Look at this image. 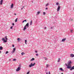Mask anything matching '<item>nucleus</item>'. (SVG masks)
<instances>
[{
    "mask_svg": "<svg viewBox=\"0 0 74 74\" xmlns=\"http://www.w3.org/2000/svg\"><path fill=\"white\" fill-rule=\"evenodd\" d=\"M5 40L4 39V38H2V41H3L5 42H7V40H8V38H7V37L6 36L5 37Z\"/></svg>",
    "mask_w": 74,
    "mask_h": 74,
    "instance_id": "nucleus-1",
    "label": "nucleus"
},
{
    "mask_svg": "<svg viewBox=\"0 0 74 74\" xmlns=\"http://www.w3.org/2000/svg\"><path fill=\"white\" fill-rule=\"evenodd\" d=\"M35 64H36L35 63H34V64H33V63H31L30 64L29 66V67H32L34 66Z\"/></svg>",
    "mask_w": 74,
    "mask_h": 74,
    "instance_id": "nucleus-2",
    "label": "nucleus"
},
{
    "mask_svg": "<svg viewBox=\"0 0 74 74\" xmlns=\"http://www.w3.org/2000/svg\"><path fill=\"white\" fill-rule=\"evenodd\" d=\"M21 67H18L16 69V71H20L21 70Z\"/></svg>",
    "mask_w": 74,
    "mask_h": 74,
    "instance_id": "nucleus-3",
    "label": "nucleus"
},
{
    "mask_svg": "<svg viewBox=\"0 0 74 74\" xmlns=\"http://www.w3.org/2000/svg\"><path fill=\"white\" fill-rule=\"evenodd\" d=\"M71 61H70L69 62H68V66H71Z\"/></svg>",
    "mask_w": 74,
    "mask_h": 74,
    "instance_id": "nucleus-4",
    "label": "nucleus"
},
{
    "mask_svg": "<svg viewBox=\"0 0 74 74\" xmlns=\"http://www.w3.org/2000/svg\"><path fill=\"white\" fill-rule=\"evenodd\" d=\"M60 5H58V6L57 8V11H59V10H60Z\"/></svg>",
    "mask_w": 74,
    "mask_h": 74,
    "instance_id": "nucleus-5",
    "label": "nucleus"
},
{
    "mask_svg": "<svg viewBox=\"0 0 74 74\" xmlns=\"http://www.w3.org/2000/svg\"><path fill=\"white\" fill-rule=\"evenodd\" d=\"M3 0H1L0 1V5H2L3 4Z\"/></svg>",
    "mask_w": 74,
    "mask_h": 74,
    "instance_id": "nucleus-6",
    "label": "nucleus"
},
{
    "mask_svg": "<svg viewBox=\"0 0 74 74\" xmlns=\"http://www.w3.org/2000/svg\"><path fill=\"white\" fill-rule=\"evenodd\" d=\"M74 56V54H71L70 55V57H71V58H73Z\"/></svg>",
    "mask_w": 74,
    "mask_h": 74,
    "instance_id": "nucleus-7",
    "label": "nucleus"
},
{
    "mask_svg": "<svg viewBox=\"0 0 74 74\" xmlns=\"http://www.w3.org/2000/svg\"><path fill=\"white\" fill-rule=\"evenodd\" d=\"M13 7H14V4L13 3H12L11 5V8H13Z\"/></svg>",
    "mask_w": 74,
    "mask_h": 74,
    "instance_id": "nucleus-8",
    "label": "nucleus"
},
{
    "mask_svg": "<svg viewBox=\"0 0 74 74\" xmlns=\"http://www.w3.org/2000/svg\"><path fill=\"white\" fill-rule=\"evenodd\" d=\"M26 27L27 26L28 27H29V23H27L26 25L25 26Z\"/></svg>",
    "mask_w": 74,
    "mask_h": 74,
    "instance_id": "nucleus-9",
    "label": "nucleus"
},
{
    "mask_svg": "<svg viewBox=\"0 0 74 74\" xmlns=\"http://www.w3.org/2000/svg\"><path fill=\"white\" fill-rule=\"evenodd\" d=\"M21 40L20 39V38H17L18 42H19V41H21Z\"/></svg>",
    "mask_w": 74,
    "mask_h": 74,
    "instance_id": "nucleus-10",
    "label": "nucleus"
},
{
    "mask_svg": "<svg viewBox=\"0 0 74 74\" xmlns=\"http://www.w3.org/2000/svg\"><path fill=\"white\" fill-rule=\"evenodd\" d=\"M67 69H71V66H69V65L67 66Z\"/></svg>",
    "mask_w": 74,
    "mask_h": 74,
    "instance_id": "nucleus-11",
    "label": "nucleus"
},
{
    "mask_svg": "<svg viewBox=\"0 0 74 74\" xmlns=\"http://www.w3.org/2000/svg\"><path fill=\"white\" fill-rule=\"evenodd\" d=\"M15 51V48H13V49L12 51V53H14V52Z\"/></svg>",
    "mask_w": 74,
    "mask_h": 74,
    "instance_id": "nucleus-12",
    "label": "nucleus"
},
{
    "mask_svg": "<svg viewBox=\"0 0 74 74\" xmlns=\"http://www.w3.org/2000/svg\"><path fill=\"white\" fill-rule=\"evenodd\" d=\"M74 66H73L72 67V68H71V69H70V70H74Z\"/></svg>",
    "mask_w": 74,
    "mask_h": 74,
    "instance_id": "nucleus-13",
    "label": "nucleus"
},
{
    "mask_svg": "<svg viewBox=\"0 0 74 74\" xmlns=\"http://www.w3.org/2000/svg\"><path fill=\"white\" fill-rule=\"evenodd\" d=\"M26 29V27L25 26L24 28L23 29L24 31H25V30Z\"/></svg>",
    "mask_w": 74,
    "mask_h": 74,
    "instance_id": "nucleus-14",
    "label": "nucleus"
},
{
    "mask_svg": "<svg viewBox=\"0 0 74 74\" xmlns=\"http://www.w3.org/2000/svg\"><path fill=\"white\" fill-rule=\"evenodd\" d=\"M60 70H61V71H64L63 70V69H62V68H60Z\"/></svg>",
    "mask_w": 74,
    "mask_h": 74,
    "instance_id": "nucleus-15",
    "label": "nucleus"
},
{
    "mask_svg": "<svg viewBox=\"0 0 74 74\" xmlns=\"http://www.w3.org/2000/svg\"><path fill=\"white\" fill-rule=\"evenodd\" d=\"M32 23H33L32 21L31 20L30 23V25H32Z\"/></svg>",
    "mask_w": 74,
    "mask_h": 74,
    "instance_id": "nucleus-16",
    "label": "nucleus"
},
{
    "mask_svg": "<svg viewBox=\"0 0 74 74\" xmlns=\"http://www.w3.org/2000/svg\"><path fill=\"white\" fill-rule=\"evenodd\" d=\"M65 40H66V39L65 38L63 39L62 40V42L64 41Z\"/></svg>",
    "mask_w": 74,
    "mask_h": 74,
    "instance_id": "nucleus-17",
    "label": "nucleus"
},
{
    "mask_svg": "<svg viewBox=\"0 0 74 74\" xmlns=\"http://www.w3.org/2000/svg\"><path fill=\"white\" fill-rule=\"evenodd\" d=\"M2 49H3V47H0V50H2Z\"/></svg>",
    "mask_w": 74,
    "mask_h": 74,
    "instance_id": "nucleus-18",
    "label": "nucleus"
},
{
    "mask_svg": "<svg viewBox=\"0 0 74 74\" xmlns=\"http://www.w3.org/2000/svg\"><path fill=\"white\" fill-rule=\"evenodd\" d=\"M25 53H24L23 52H22L21 53V55L22 56H23V55H25Z\"/></svg>",
    "mask_w": 74,
    "mask_h": 74,
    "instance_id": "nucleus-19",
    "label": "nucleus"
},
{
    "mask_svg": "<svg viewBox=\"0 0 74 74\" xmlns=\"http://www.w3.org/2000/svg\"><path fill=\"white\" fill-rule=\"evenodd\" d=\"M41 12H37V14L38 15H39V14H40Z\"/></svg>",
    "mask_w": 74,
    "mask_h": 74,
    "instance_id": "nucleus-20",
    "label": "nucleus"
},
{
    "mask_svg": "<svg viewBox=\"0 0 74 74\" xmlns=\"http://www.w3.org/2000/svg\"><path fill=\"white\" fill-rule=\"evenodd\" d=\"M34 60V58H32L31 60V61H33Z\"/></svg>",
    "mask_w": 74,
    "mask_h": 74,
    "instance_id": "nucleus-21",
    "label": "nucleus"
},
{
    "mask_svg": "<svg viewBox=\"0 0 74 74\" xmlns=\"http://www.w3.org/2000/svg\"><path fill=\"white\" fill-rule=\"evenodd\" d=\"M60 58H59L58 62H60Z\"/></svg>",
    "mask_w": 74,
    "mask_h": 74,
    "instance_id": "nucleus-22",
    "label": "nucleus"
},
{
    "mask_svg": "<svg viewBox=\"0 0 74 74\" xmlns=\"http://www.w3.org/2000/svg\"><path fill=\"white\" fill-rule=\"evenodd\" d=\"M43 58L44 59H45V60H47V59H48L46 57H44Z\"/></svg>",
    "mask_w": 74,
    "mask_h": 74,
    "instance_id": "nucleus-23",
    "label": "nucleus"
},
{
    "mask_svg": "<svg viewBox=\"0 0 74 74\" xmlns=\"http://www.w3.org/2000/svg\"><path fill=\"white\" fill-rule=\"evenodd\" d=\"M27 22V21L26 20H25L23 21L22 22H23V23H24V22Z\"/></svg>",
    "mask_w": 74,
    "mask_h": 74,
    "instance_id": "nucleus-24",
    "label": "nucleus"
},
{
    "mask_svg": "<svg viewBox=\"0 0 74 74\" xmlns=\"http://www.w3.org/2000/svg\"><path fill=\"white\" fill-rule=\"evenodd\" d=\"M18 21V18H16L15 20V22H16Z\"/></svg>",
    "mask_w": 74,
    "mask_h": 74,
    "instance_id": "nucleus-25",
    "label": "nucleus"
},
{
    "mask_svg": "<svg viewBox=\"0 0 74 74\" xmlns=\"http://www.w3.org/2000/svg\"><path fill=\"white\" fill-rule=\"evenodd\" d=\"M25 44H27V43H26V42H27V40H25Z\"/></svg>",
    "mask_w": 74,
    "mask_h": 74,
    "instance_id": "nucleus-26",
    "label": "nucleus"
},
{
    "mask_svg": "<svg viewBox=\"0 0 74 74\" xmlns=\"http://www.w3.org/2000/svg\"><path fill=\"white\" fill-rule=\"evenodd\" d=\"M13 61H16V59H14L13 60Z\"/></svg>",
    "mask_w": 74,
    "mask_h": 74,
    "instance_id": "nucleus-27",
    "label": "nucleus"
},
{
    "mask_svg": "<svg viewBox=\"0 0 74 74\" xmlns=\"http://www.w3.org/2000/svg\"><path fill=\"white\" fill-rule=\"evenodd\" d=\"M8 53V51H6L5 53V54H7V53Z\"/></svg>",
    "mask_w": 74,
    "mask_h": 74,
    "instance_id": "nucleus-28",
    "label": "nucleus"
},
{
    "mask_svg": "<svg viewBox=\"0 0 74 74\" xmlns=\"http://www.w3.org/2000/svg\"><path fill=\"white\" fill-rule=\"evenodd\" d=\"M30 73V72H28L27 73V74H29Z\"/></svg>",
    "mask_w": 74,
    "mask_h": 74,
    "instance_id": "nucleus-29",
    "label": "nucleus"
},
{
    "mask_svg": "<svg viewBox=\"0 0 74 74\" xmlns=\"http://www.w3.org/2000/svg\"><path fill=\"white\" fill-rule=\"evenodd\" d=\"M48 5H49V3H48L46 5V6H48Z\"/></svg>",
    "mask_w": 74,
    "mask_h": 74,
    "instance_id": "nucleus-30",
    "label": "nucleus"
},
{
    "mask_svg": "<svg viewBox=\"0 0 74 74\" xmlns=\"http://www.w3.org/2000/svg\"><path fill=\"white\" fill-rule=\"evenodd\" d=\"M46 67L47 68L48 67V64H46Z\"/></svg>",
    "mask_w": 74,
    "mask_h": 74,
    "instance_id": "nucleus-31",
    "label": "nucleus"
},
{
    "mask_svg": "<svg viewBox=\"0 0 74 74\" xmlns=\"http://www.w3.org/2000/svg\"><path fill=\"white\" fill-rule=\"evenodd\" d=\"M43 14L44 15H45V12H43Z\"/></svg>",
    "mask_w": 74,
    "mask_h": 74,
    "instance_id": "nucleus-32",
    "label": "nucleus"
},
{
    "mask_svg": "<svg viewBox=\"0 0 74 74\" xmlns=\"http://www.w3.org/2000/svg\"><path fill=\"white\" fill-rule=\"evenodd\" d=\"M58 4H59V3L57 2L56 3V5H58Z\"/></svg>",
    "mask_w": 74,
    "mask_h": 74,
    "instance_id": "nucleus-33",
    "label": "nucleus"
},
{
    "mask_svg": "<svg viewBox=\"0 0 74 74\" xmlns=\"http://www.w3.org/2000/svg\"><path fill=\"white\" fill-rule=\"evenodd\" d=\"M47 29V27H44V29Z\"/></svg>",
    "mask_w": 74,
    "mask_h": 74,
    "instance_id": "nucleus-34",
    "label": "nucleus"
},
{
    "mask_svg": "<svg viewBox=\"0 0 74 74\" xmlns=\"http://www.w3.org/2000/svg\"><path fill=\"white\" fill-rule=\"evenodd\" d=\"M73 30H71V33H73Z\"/></svg>",
    "mask_w": 74,
    "mask_h": 74,
    "instance_id": "nucleus-35",
    "label": "nucleus"
},
{
    "mask_svg": "<svg viewBox=\"0 0 74 74\" xmlns=\"http://www.w3.org/2000/svg\"><path fill=\"white\" fill-rule=\"evenodd\" d=\"M12 25H13V26H14V23H12Z\"/></svg>",
    "mask_w": 74,
    "mask_h": 74,
    "instance_id": "nucleus-36",
    "label": "nucleus"
},
{
    "mask_svg": "<svg viewBox=\"0 0 74 74\" xmlns=\"http://www.w3.org/2000/svg\"><path fill=\"white\" fill-rule=\"evenodd\" d=\"M12 29V26L10 27V29Z\"/></svg>",
    "mask_w": 74,
    "mask_h": 74,
    "instance_id": "nucleus-37",
    "label": "nucleus"
},
{
    "mask_svg": "<svg viewBox=\"0 0 74 74\" xmlns=\"http://www.w3.org/2000/svg\"><path fill=\"white\" fill-rule=\"evenodd\" d=\"M46 10H48V8H46Z\"/></svg>",
    "mask_w": 74,
    "mask_h": 74,
    "instance_id": "nucleus-38",
    "label": "nucleus"
},
{
    "mask_svg": "<svg viewBox=\"0 0 74 74\" xmlns=\"http://www.w3.org/2000/svg\"><path fill=\"white\" fill-rule=\"evenodd\" d=\"M36 56H38V54H36Z\"/></svg>",
    "mask_w": 74,
    "mask_h": 74,
    "instance_id": "nucleus-39",
    "label": "nucleus"
},
{
    "mask_svg": "<svg viewBox=\"0 0 74 74\" xmlns=\"http://www.w3.org/2000/svg\"><path fill=\"white\" fill-rule=\"evenodd\" d=\"M35 52H36V53H37V51H35Z\"/></svg>",
    "mask_w": 74,
    "mask_h": 74,
    "instance_id": "nucleus-40",
    "label": "nucleus"
},
{
    "mask_svg": "<svg viewBox=\"0 0 74 74\" xmlns=\"http://www.w3.org/2000/svg\"><path fill=\"white\" fill-rule=\"evenodd\" d=\"M12 47H14V45H12Z\"/></svg>",
    "mask_w": 74,
    "mask_h": 74,
    "instance_id": "nucleus-41",
    "label": "nucleus"
},
{
    "mask_svg": "<svg viewBox=\"0 0 74 74\" xmlns=\"http://www.w3.org/2000/svg\"><path fill=\"white\" fill-rule=\"evenodd\" d=\"M14 15H16V13H15L14 14Z\"/></svg>",
    "mask_w": 74,
    "mask_h": 74,
    "instance_id": "nucleus-42",
    "label": "nucleus"
},
{
    "mask_svg": "<svg viewBox=\"0 0 74 74\" xmlns=\"http://www.w3.org/2000/svg\"><path fill=\"white\" fill-rule=\"evenodd\" d=\"M21 9L22 10H23V8H21Z\"/></svg>",
    "mask_w": 74,
    "mask_h": 74,
    "instance_id": "nucleus-43",
    "label": "nucleus"
},
{
    "mask_svg": "<svg viewBox=\"0 0 74 74\" xmlns=\"http://www.w3.org/2000/svg\"><path fill=\"white\" fill-rule=\"evenodd\" d=\"M10 60H11V59H10L9 60V61H10Z\"/></svg>",
    "mask_w": 74,
    "mask_h": 74,
    "instance_id": "nucleus-44",
    "label": "nucleus"
},
{
    "mask_svg": "<svg viewBox=\"0 0 74 74\" xmlns=\"http://www.w3.org/2000/svg\"><path fill=\"white\" fill-rule=\"evenodd\" d=\"M51 29H52V27H51Z\"/></svg>",
    "mask_w": 74,
    "mask_h": 74,
    "instance_id": "nucleus-45",
    "label": "nucleus"
},
{
    "mask_svg": "<svg viewBox=\"0 0 74 74\" xmlns=\"http://www.w3.org/2000/svg\"><path fill=\"white\" fill-rule=\"evenodd\" d=\"M66 64V66H67V65L66 64Z\"/></svg>",
    "mask_w": 74,
    "mask_h": 74,
    "instance_id": "nucleus-46",
    "label": "nucleus"
},
{
    "mask_svg": "<svg viewBox=\"0 0 74 74\" xmlns=\"http://www.w3.org/2000/svg\"><path fill=\"white\" fill-rule=\"evenodd\" d=\"M23 8H24V6H23Z\"/></svg>",
    "mask_w": 74,
    "mask_h": 74,
    "instance_id": "nucleus-47",
    "label": "nucleus"
},
{
    "mask_svg": "<svg viewBox=\"0 0 74 74\" xmlns=\"http://www.w3.org/2000/svg\"><path fill=\"white\" fill-rule=\"evenodd\" d=\"M61 74H63V73H62Z\"/></svg>",
    "mask_w": 74,
    "mask_h": 74,
    "instance_id": "nucleus-48",
    "label": "nucleus"
},
{
    "mask_svg": "<svg viewBox=\"0 0 74 74\" xmlns=\"http://www.w3.org/2000/svg\"><path fill=\"white\" fill-rule=\"evenodd\" d=\"M0 53H1V51H0Z\"/></svg>",
    "mask_w": 74,
    "mask_h": 74,
    "instance_id": "nucleus-49",
    "label": "nucleus"
},
{
    "mask_svg": "<svg viewBox=\"0 0 74 74\" xmlns=\"http://www.w3.org/2000/svg\"><path fill=\"white\" fill-rule=\"evenodd\" d=\"M74 51V49H73Z\"/></svg>",
    "mask_w": 74,
    "mask_h": 74,
    "instance_id": "nucleus-50",
    "label": "nucleus"
},
{
    "mask_svg": "<svg viewBox=\"0 0 74 74\" xmlns=\"http://www.w3.org/2000/svg\"><path fill=\"white\" fill-rule=\"evenodd\" d=\"M73 74H74V73H73Z\"/></svg>",
    "mask_w": 74,
    "mask_h": 74,
    "instance_id": "nucleus-51",
    "label": "nucleus"
}]
</instances>
